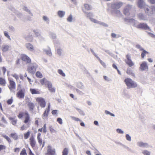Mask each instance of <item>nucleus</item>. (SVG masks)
<instances>
[{"label":"nucleus","instance_id":"f257e3e1","mask_svg":"<svg viewBox=\"0 0 155 155\" xmlns=\"http://www.w3.org/2000/svg\"><path fill=\"white\" fill-rule=\"evenodd\" d=\"M136 12V10L134 7L130 4H127L123 10L124 13L127 16H130L132 17H134Z\"/></svg>","mask_w":155,"mask_h":155},{"label":"nucleus","instance_id":"f03ea898","mask_svg":"<svg viewBox=\"0 0 155 155\" xmlns=\"http://www.w3.org/2000/svg\"><path fill=\"white\" fill-rule=\"evenodd\" d=\"M38 67V65L36 63H32L28 65L27 71L28 72L31 74H34L36 71V69Z\"/></svg>","mask_w":155,"mask_h":155},{"label":"nucleus","instance_id":"7ed1b4c3","mask_svg":"<svg viewBox=\"0 0 155 155\" xmlns=\"http://www.w3.org/2000/svg\"><path fill=\"white\" fill-rule=\"evenodd\" d=\"M124 82L128 88L135 87L137 86V84L131 79L129 78L125 79Z\"/></svg>","mask_w":155,"mask_h":155},{"label":"nucleus","instance_id":"20e7f679","mask_svg":"<svg viewBox=\"0 0 155 155\" xmlns=\"http://www.w3.org/2000/svg\"><path fill=\"white\" fill-rule=\"evenodd\" d=\"M143 8L145 13L149 16L152 15L155 11V6H154L150 7L147 5H145Z\"/></svg>","mask_w":155,"mask_h":155},{"label":"nucleus","instance_id":"39448f33","mask_svg":"<svg viewBox=\"0 0 155 155\" xmlns=\"http://www.w3.org/2000/svg\"><path fill=\"white\" fill-rule=\"evenodd\" d=\"M126 59L125 60V62L130 67H132L134 65V63L132 61L131 59L130 56L129 54H127L126 55Z\"/></svg>","mask_w":155,"mask_h":155},{"label":"nucleus","instance_id":"423d86ee","mask_svg":"<svg viewBox=\"0 0 155 155\" xmlns=\"http://www.w3.org/2000/svg\"><path fill=\"white\" fill-rule=\"evenodd\" d=\"M135 27L139 29H143L145 30H150V28L145 23H137Z\"/></svg>","mask_w":155,"mask_h":155},{"label":"nucleus","instance_id":"0eeeda50","mask_svg":"<svg viewBox=\"0 0 155 155\" xmlns=\"http://www.w3.org/2000/svg\"><path fill=\"white\" fill-rule=\"evenodd\" d=\"M123 3L121 2H117L112 4L111 8L113 9H117L120 8L123 5Z\"/></svg>","mask_w":155,"mask_h":155},{"label":"nucleus","instance_id":"6e6552de","mask_svg":"<svg viewBox=\"0 0 155 155\" xmlns=\"http://www.w3.org/2000/svg\"><path fill=\"white\" fill-rule=\"evenodd\" d=\"M125 21L127 23H130L133 24V25L135 27L137 23H138L137 21L132 18H125L124 19Z\"/></svg>","mask_w":155,"mask_h":155},{"label":"nucleus","instance_id":"1a4fd4ad","mask_svg":"<svg viewBox=\"0 0 155 155\" xmlns=\"http://www.w3.org/2000/svg\"><path fill=\"white\" fill-rule=\"evenodd\" d=\"M47 152L46 155H54L55 154V150L52 148L50 146H48L47 147Z\"/></svg>","mask_w":155,"mask_h":155},{"label":"nucleus","instance_id":"9d476101","mask_svg":"<svg viewBox=\"0 0 155 155\" xmlns=\"http://www.w3.org/2000/svg\"><path fill=\"white\" fill-rule=\"evenodd\" d=\"M137 145L138 147L143 148H148L150 147V145L148 143L142 141L137 142Z\"/></svg>","mask_w":155,"mask_h":155},{"label":"nucleus","instance_id":"9b49d317","mask_svg":"<svg viewBox=\"0 0 155 155\" xmlns=\"http://www.w3.org/2000/svg\"><path fill=\"white\" fill-rule=\"evenodd\" d=\"M33 31L35 35V36L39 38L40 41H41L44 40V38L41 35L38 30L34 29L33 30Z\"/></svg>","mask_w":155,"mask_h":155},{"label":"nucleus","instance_id":"f8f14e48","mask_svg":"<svg viewBox=\"0 0 155 155\" xmlns=\"http://www.w3.org/2000/svg\"><path fill=\"white\" fill-rule=\"evenodd\" d=\"M10 84L9 86L8 87L11 91H12L13 90H15L16 88V84L15 81L9 79V80Z\"/></svg>","mask_w":155,"mask_h":155},{"label":"nucleus","instance_id":"ddd939ff","mask_svg":"<svg viewBox=\"0 0 155 155\" xmlns=\"http://www.w3.org/2000/svg\"><path fill=\"white\" fill-rule=\"evenodd\" d=\"M25 89H21L17 92L16 95L19 98L23 99L25 97Z\"/></svg>","mask_w":155,"mask_h":155},{"label":"nucleus","instance_id":"4468645a","mask_svg":"<svg viewBox=\"0 0 155 155\" xmlns=\"http://www.w3.org/2000/svg\"><path fill=\"white\" fill-rule=\"evenodd\" d=\"M21 60L26 62L29 63L31 62V60L30 58L25 54H22L21 55Z\"/></svg>","mask_w":155,"mask_h":155},{"label":"nucleus","instance_id":"2eb2a0df","mask_svg":"<svg viewBox=\"0 0 155 155\" xmlns=\"http://www.w3.org/2000/svg\"><path fill=\"white\" fill-rule=\"evenodd\" d=\"M36 100L41 107H45L46 104L45 101L43 98L41 97L37 98Z\"/></svg>","mask_w":155,"mask_h":155},{"label":"nucleus","instance_id":"dca6fc26","mask_svg":"<svg viewBox=\"0 0 155 155\" xmlns=\"http://www.w3.org/2000/svg\"><path fill=\"white\" fill-rule=\"evenodd\" d=\"M137 17L139 20H140L146 21L148 19L146 15L142 13L138 14Z\"/></svg>","mask_w":155,"mask_h":155},{"label":"nucleus","instance_id":"f3484780","mask_svg":"<svg viewBox=\"0 0 155 155\" xmlns=\"http://www.w3.org/2000/svg\"><path fill=\"white\" fill-rule=\"evenodd\" d=\"M140 69L142 71H147L148 69V66L147 65V62L146 61H143L140 64Z\"/></svg>","mask_w":155,"mask_h":155},{"label":"nucleus","instance_id":"a211bd4d","mask_svg":"<svg viewBox=\"0 0 155 155\" xmlns=\"http://www.w3.org/2000/svg\"><path fill=\"white\" fill-rule=\"evenodd\" d=\"M137 5L138 7L140 8H144L145 5H147L144 0H138Z\"/></svg>","mask_w":155,"mask_h":155},{"label":"nucleus","instance_id":"6ab92c4d","mask_svg":"<svg viewBox=\"0 0 155 155\" xmlns=\"http://www.w3.org/2000/svg\"><path fill=\"white\" fill-rule=\"evenodd\" d=\"M25 46L26 48L30 51H33L34 49V48L33 45L31 43H28L25 44Z\"/></svg>","mask_w":155,"mask_h":155},{"label":"nucleus","instance_id":"aec40b11","mask_svg":"<svg viewBox=\"0 0 155 155\" xmlns=\"http://www.w3.org/2000/svg\"><path fill=\"white\" fill-rule=\"evenodd\" d=\"M10 46L7 45H3L1 47L2 51L4 52L8 51L10 48Z\"/></svg>","mask_w":155,"mask_h":155},{"label":"nucleus","instance_id":"412c9836","mask_svg":"<svg viewBox=\"0 0 155 155\" xmlns=\"http://www.w3.org/2000/svg\"><path fill=\"white\" fill-rule=\"evenodd\" d=\"M30 143L32 147H35L36 144V141L33 137H31L30 138Z\"/></svg>","mask_w":155,"mask_h":155},{"label":"nucleus","instance_id":"4be33fe9","mask_svg":"<svg viewBox=\"0 0 155 155\" xmlns=\"http://www.w3.org/2000/svg\"><path fill=\"white\" fill-rule=\"evenodd\" d=\"M47 85H48V89L51 92H55V89L54 88L52 87V84L51 82H49Z\"/></svg>","mask_w":155,"mask_h":155},{"label":"nucleus","instance_id":"5701e85b","mask_svg":"<svg viewBox=\"0 0 155 155\" xmlns=\"http://www.w3.org/2000/svg\"><path fill=\"white\" fill-rule=\"evenodd\" d=\"M23 10L28 12L29 15H30L31 16H33V14L31 12V11L30 10H29L27 7L25 6H24L23 7V8H22Z\"/></svg>","mask_w":155,"mask_h":155},{"label":"nucleus","instance_id":"b1692460","mask_svg":"<svg viewBox=\"0 0 155 155\" xmlns=\"http://www.w3.org/2000/svg\"><path fill=\"white\" fill-rule=\"evenodd\" d=\"M65 14V12L63 11H59L58 12V15L60 18H63Z\"/></svg>","mask_w":155,"mask_h":155},{"label":"nucleus","instance_id":"393cba45","mask_svg":"<svg viewBox=\"0 0 155 155\" xmlns=\"http://www.w3.org/2000/svg\"><path fill=\"white\" fill-rule=\"evenodd\" d=\"M28 106L29 108V110L31 111H33L35 107V105L33 103L29 102L28 103Z\"/></svg>","mask_w":155,"mask_h":155},{"label":"nucleus","instance_id":"a878e982","mask_svg":"<svg viewBox=\"0 0 155 155\" xmlns=\"http://www.w3.org/2000/svg\"><path fill=\"white\" fill-rule=\"evenodd\" d=\"M77 87L78 88L82 90L83 91L84 90V89L85 88L84 85L81 82H79L78 83L77 85Z\"/></svg>","mask_w":155,"mask_h":155},{"label":"nucleus","instance_id":"bb28decb","mask_svg":"<svg viewBox=\"0 0 155 155\" xmlns=\"http://www.w3.org/2000/svg\"><path fill=\"white\" fill-rule=\"evenodd\" d=\"M40 82L41 84L42 85H43L44 84L47 85L49 81H47L46 79L43 78L40 80Z\"/></svg>","mask_w":155,"mask_h":155},{"label":"nucleus","instance_id":"cd10ccee","mask_svg":"<svg viewBox=\"0 0 155 155\" xmlns=\"http://www.w3.org/2000/svg\"><path fill=\"white\" fill-rule=\"evenodd\" d=\"M49 113V112H48L47 110H46L45 111L44 113L42 115V118L43 119L45 120L47 119Z\"/></svg>","mask_w":155,"mask_h":155},{"label":"nucleus","instance_id":"c85d7f7f","mask_svg":"<svg viewBox=\"0 0 155 155\" xmlns=\"http://www.w3.org/2000/svg\"><path fill=\"white\" fill-rule=\"evenodd\" d=\"M74 18L73 17L72 15L71 14L68 17L67 19V21L69 22H73Z\"/></svg>","mask_w":155,"mask_h":155},{"label":"nucleus","instance_id":"c756f323","mask_svg":"<svg viewBox=\"0 0 155 155\" xmlns=\"http://www.w3.org/2000/svg\"><path fill=\"white\" fill-rule=\"evenodd\" d=\"M43 51L45 52L46 54L48 55L51 56L52 55V54L50 48L49 47V49L48 50L43 49Z\"/></svg>","mask_w":155,"mask_h":155},{"label":"nucleus","instance_id":"7c9ffc66","mask_svg":"<svg viewBox=\"0 0 155 155\" xmlns=\"http://www.w3.org/2000/svg\"><path fill=\"white\" fill-rule=\"evenodd\" d=\"M75 109L78 111L79 114L83 116L85 115V113H84V111L83 110L77 107H75Z\"/></svg>","mask_w":155,"mask_h":155},{"label":"nucleus","instance_id":"2f4dec72","mask_svg":"<svg viewBox=\"0 0 155 155\" xmlns=\"http://www.w3.org/2000/svg\"><path fill=\"white\" fill-rule=\"evenodd\" d=\"M84 12V13H85L86 14V16L87 17L89 18L90 20H91V19H92V17H93V14L91 13H87L86 12L84 11H83Z\"/></svg>","mask_w":155,"mask_h":155},{"label":"nucleus","instance_id":"473e14b6","mask_svg":"<svg viewBox=\"0 0 155 155\" xmlns=\"http://www.w3.org/2000/svg\"><path fill=\"white\" fill-rule=\"evenodd\" d=\"M26 116L25 117V120L24 121V122L25 123H27L29 120L30 117L29 114L28 113H25Z\"/></svg>","mask_w":155,"mask_h":155},{"label":"nucleus","instance_id":"72a5a7b5","mask_svg":"<svg viewBox=\"0 0 155 155\" xmlns=\"http://www.w3.org/2000/svg\"><path fill=\"white\" fill-rule=\"evenodd\" d=\"M85 8L87 10H90L91 9L92 7L91 5L87 4H85L84 5Z\"/></svg>","mask_w":155,"mask_h":155},{"label":"nucleus","instance_id":"f704fd0d","mask_svg":"<svg viewBox=\"0 0 155 155\" xmlns=\"http://www.w3.org/2000/svg\"><path fill=\"white\" fill-rule=\"evenodd\" d=\"M42 19L44 21L46 22V23L49 24V19L48 17L46 16H43L42 17Z\"/></svg>","mask_w":155,"mask_h":155},{"label":"nucleus","instance_id":"c9c22d12","mask_svg":"<svg viewBox=\"0 0 155 155\" xmlns=\"http://www.w3.org/2000/svg\"><path fill=\"white\" fill-rule=\"evenodd\" d=\"M26 40L29 42H32V37L31 35H28L25 37Z\"/></svg>","mask_w":155,"mask_h":155},{"label":"nucleus","instance_id":"e433bc0d","mask_svg":"<svg viewBox=\"0 0 155 155\" xmlns=\"http://www.w3.org/2000/svg\"><path fill=\"white\" fill-rule=\"evenodd\" d=\"M69 150L68 148H65L62 151V155H68Z\"/></svg>","mask_w":155,"mask_h":155},{"label":"nucleus","instance_id":"4c0bfd02","mask_svg":"<svg viewBox=\"0 0 155 155\" xmlns=\"http://www.w3.org/2000/svg\"><path fill=\"white\" fill-rule=\"evenodd\" d=\"M127 72L128 74L131 75L133 76H134V74L133 73L132 70H131L130 68H128L127 69Z\"/></svg>","mask_w":155,"mask_h":155},{"label":"nucleus","instance_id":"58836bf2","mask_svg":"<svg viewBox=\"0 0 155 155\" xmlns=\"http://www.w3.org/2000/svg\"><path fill=\"white\" fill-rule=\"evenodd\" d=\"M142 153L144 155H150V152L147 150H142Z\"/></svg>","mask_w":155,"mask_h":155},{"label":"nucleus","instance_id":"ea45409f","mask_svg":"<svg viewBox=\"0 0 155 155\" xmlns=\"http://www.w3.org/2000/svg\"><path fill=\"white\" fill-rule=\"evenodd\" d=\"M30 91L32 94H39V92L35 89H30Z\"/></svg>","mask_w":155,"mask_h":155},{"label":"nucleus","instance_id":"a19ab883","mask_svg":"<svg viewBox=\"0 0 155 155\" xmlns=\"http://www.w3.org/2000/svg\"><path fill=\"white\" fill-rule=\"evenodd\" d=\"M10 137H12L15 140H16L18 139V136L16 133L11 134H10Z\"/></svg>","mask_w":155,"mask_h":155},{"label":"nucleus","instance_id":"79ce46f5","mask_svg":"<svg viewBox=\"0 0 155 155\" xmlns=\"http://www.w3.org/2000/svg\"><path fill=\"white\" fill-rule=\"evenodd\" d=\"M58 73L61 76L63 77H65L66 75L63 72V71L61 69H58Z\"/></svg>","mask_w":155,"mask_h":155},{"label":"nucleus","instance_id":"37998d69","mask_svg":"<svg viewBox=\"0 0 155 155\" xmlns=\"http://www.w3.org/2000/svg\"><path fill=\"white\" fill-rule=\"evenodd\" d=\"M141 54V56L142 58H144L145 56L147 54H148L149 52L145 50H143Z\"/></svg>","mask_w":155,"mask_h":155},{"label":"nucleus","instance_id":"c03bdc74","mask_svg":"<svg viewBox=\"0 0 155 155\" xmlns=\"http://www.w3.org/2000/svg\"><path fill=\"white\" fill-rule=\"evenodd\" d=\"M97 59L100 61V63L103 66L104 68H106V65L105 63L102 60H101L99 57H97Z\"/></svg>","mask_w":155,"mask_h":155},{"label":"nucleus","instance_id":"a18cd8bd","mask_svg":"<svg viewBox=\"0 0 155 155\" xmlns=\"http://www.w3.org/2000/svg\"><path fill=\"white\" fill-rule=\"evenodd\" d=\"M9 31L11 32H15V28L12 26H10L8 27Z\"/></svg>","mask_w":155,"mask_h":155},{"label":"nucleus","instance_id":"49530a36","mask_svg":"<svg viewBox=\"0 0 155 155\" xmlns=\"http://www.w3.org/2000/svg\"><path fill=\"white\" fill-rule=\"evenodd\" d=\"M50 35L51 38L53 39V40H54L56 38L57 36L55 34L51 33L50 34Z\"/></svg>","mask_w":155,"mask_h":155},{"label":"nucleus","instance_id":"de8ad7c7","mask_svg":"<svg viewBox=\"0 0 155 155\" xmlns=\"http://www.w3.org/2000/svg\"><path fill=\"white\" fill-rule=\"evenodd\" d=\"M36 75L37 77L41 78L42 77V74L39 71H37L36 74Z\"/></svg>","mask_w":155,"mask_h":155},{"label":"nucleus","instance_id":"09e8293b","mask_svg":"<svg viewBox=\"0 0 155 155\" xmlns=\"http://www.w3.org/2000/svg\"><path fill=\"white\" fill-rule=\"evenodd\" d=\"M20 154V155H27V154L26 153V150L25 148H23L22 149Z\"/></svg>","mask_w":155,"mask_h":155},{"label":"nucleus","instance_id":"8fccbe9b","mask_svg":"<svg viewBox=\"0 0 155 155\" xmlns=\"http://www.w3.org/2000/svg\"><path fill=\"white\" fill-rule=\"evenodd\" d=\"M125 137L126 140L129 141H131V137L128 134H126L125 136Z\"/></svg>","mask_w":155,"mask_h":155},{"label":"nucleus","instance_id":"3c124183","mask_svg":"<svg viewBox=\"0 0 155 155\" xmlns=\"http://www.w3.org/2000/svg\"><path fill=\"white\" fill-rule=\"evenodd\" d=\"M30 134V132L29 131H28L27 133L24 134V138L25 139H28V137Z\"/></svg>","mask_w":155,"mask_h":155},{"label":"nucleus","instance_id":"603ef678","mask_svg":"<svg viewBox=\"0 0 155 155\" xmlns=\"http://www.w3.org/2000/svg\"><path fill=\"white\" fill-rule=\"evenodd\" d=\"M105 114L107 115L109 114L111 116L114 117L115 116V115L112 113H111L109 111L107 110H105Z\"/></svg>","mask_w":155,"mask_h":155},{"label":"nucleus","instance_id":"864d4df0","mask_svg":"<svg viewBox=\"0 0 155 155\" xmlns=\"http://www.w3.org/2000/svg\"><path fill=\"white\" fill-rule=\"evenodd\" d=\"M57 53L58 55L60 56L62 55V49L60 48H58L57 49Z\"/></svg>","mask_w":155,"mask_h":155},{"label":"nucleus","instance_id":"5fc2aeb1","mask_svg":"<svg viewBox=\"0 0 155 155\" xmlns=\"http://www.w3.org/2000/svg\"><path fill=\"white\" fill-rule=\"evenodd\" d=\"M4 33L5 37H6L9 40H11L10 37L9 35H8V32L7 31H5L4 32Z\"/></svg>","mask_w":155,"mask_h":155},{"label":"nucleus","instance_id":"6e6d98bb","mask_svg":"<svg viewBox=\"0 0 155 155\" xmlns=\"http://www.w3.org/2000/svg\"><path fill=\"white\" fill-rule=\"evenodd\" d=\"M114 12L118 16H120L121 15V13L120 12V11L118 10H115L114 11Z\"/></svg>","mask_w":155,"mask_h":155},{"label":"nucleus","instance_id":"4d7b16f0","mask_svg":"<svg viewBox=\"0 0 155 155\" xmlns=\"http://www.w3.org/2000/svg\"><path fill=\"white\" fill-rule=\"evenodd\" d=\"M5 81L2 78H0V84L5 85Z\"/></svg>","mask_w":155,"mask_h":155},{"label":"nucleus","instance_id":"13d9d810","mask_svg":"<svg viewBox=\"0 0 155 155\" xmlns=\"http://www.w3.org/2000/svg\"><path fill=\"white\" fill-rule=\"evenodd\" d=\"M116 132L118 134H123L124 133V131L119 128H118L116 129Z\"/></svg>","mask_w":155,"mask_h":155},{"label":"nucleus","instance_id":"bf43d9fd","mask_svg":"<svg viewBox=\"0 0 155 155\" xmlns=\"http://www.w3.org/2000/svg\"><path fill=\"white\" fill-rule=\"evenodd\" d=\"M10 120H12V124L13 125H15L17 123V120L14 119L10 117L9 118Z\"/></svg>","mask_w":155,"mask_h":155},{"label":"nucleus","instance_id":"052dcab7","mask_svg":"<svg viewBox=\"0 0 155 155\" xmlns=\"http://www.w3.org/2000/svg\"><path fill=\"white\" fill-rule=\"evenodd\" d=\"M136 47L139 49V50L140 51H142L144 49L142 48V47L139 45H137L136 46Z\"/></svg>","mask_w":155,"mask_h":155},{"label":"nucleus","instance_id":"680f3d73","mask_svg":"<svg viewBox=\"0 0 155 155\" xmlns=\"http://www.w3.org/2000/svg\"><path fill=\"white\" fill-rule=\"evenodd\" d=\"M16 15L19 18H21L23 16L22 14L20 12H18L16 13Z\"/></svg>","mask_w":155,"mask_h":155},{"label":"nucleus","instance_id":"e2e57ef3","mask_svg":"<svg viewBox=\"0 0 155 155\" xmlns=\"http://www.w3.org/2000/svg\"><path fill=\"white\" fill-rule=\"evenodd\" d=\"M71 118L72 120L75 121H81V120H80L79 118L76 117L74 116H71Z\"/></svg>","mask_w":155,"mask_h":155},{"label":"nucleus","instance_id":"0e129e2a","mask_svg":"<svg viewBox=\"0 0 155 155\" xmlns=\"http://www.w3.org/2000/svg\"><path fill=\"white\" fill-rule=\"evenodd\" d=\"M104 79L107 81H111V79L106 76H104Z\"/></svg>","mask_w":155,"mask_h":155},{"label":"nucleus","instance_id":"69168bd1","mask_svg":"<svg viewBox=\"0 0 155 155\" xmlns=\"http://www.w3.org/2000/svg\"><path fill=\"white\" fill-rule=\"evenodd\" d=\"M12 76L14 77L17 81L19 79V77L16 74H12Z\"/></svg>","mask_w":155,"mask_h":155},{"label":"nucleus","instance_id":"338daca9","mask_svg":"<svg viewBox=\"0 0 155 155\" xmlns=\"http://www.w3.org/2000/svg\"><path fill=\"white\" fill-rule=\"evenodd\" d=\"M50 130L51 133H56V130L51 127H50Z\"/></svg>","mask_w":155,"mask_h":155},{"label":"nucleus","instance_id":"774afa93","mask_svg":"<svg viewBox=\"0 0 155 155\" xmlns=\"http://www.w3.org/2000/svg\"><path fill=\"white\" fill-rule=\"evenodd\" d=\"M13 102V99L12 97L10 99L8 100L7 101V103L8 104H11Z\"/></svg>","mask_w":155,"mask_h":155}]
</instances>
